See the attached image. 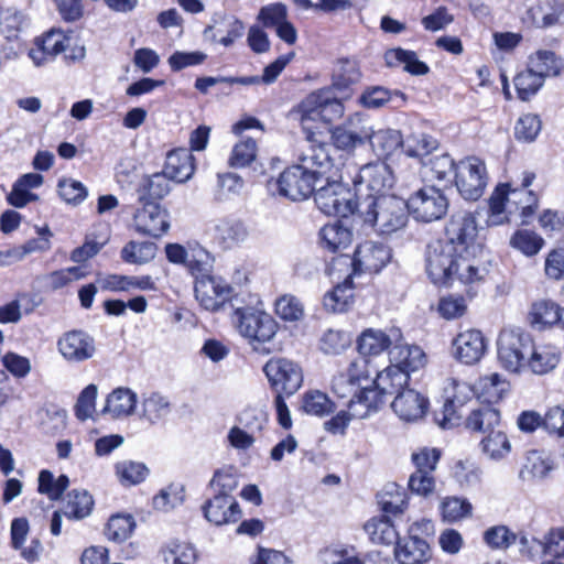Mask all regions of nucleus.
Masks as SVG:
<instances>
[{"label": "nucleus", "mask_w": 564, "mask_h": 564, "mask_svg": "<svg viewBox=\"0 0 564 564\" xmlns=\"http://www.w3.org/2000/svg\"><path fill=\"white\" fill-rule=\"evenodd\" d=\"M351 345L348 333L339 329L326 330L319 340V348L326 355H339Z\"/></svg>", "instance_id": "052dcab7"}, {"label": "nucleus", "mask_w": 564, "mask_h": 564, "mask_svg": "<svg viewBox=\"0 0 564 564\" xmlns=\"http://www.w3.org/2000/svg\"><path fill=\"white\" fill-rule=\"evenodd\" d=\"M257 143L253 139L241 140L232 148L229 165L241 169L250 165L257 158Z\"/></svg>", "instance_id": "69168bd1"}, {"label": "nucleus", "mask_w": 564, "mask_h": 564, "mask_svg": "<svg viewBox=\"0 0 564 564\" xmlns=\"http://www.w3.org/2000/svg\"><path fill=\"white\" fill-rule=\"evenodd\" d=\"M352 239V232L339 223L327 224L319 230V246L329 252L346 249Z\"/></svg>", "instance_id": "58836bf2"}, {"label": "nucleus", "mask_w": 564, "mask_h": 564, "mask_svg": "<svg viewBox=\"0 0 564 564\" xmlns=\"http://www.w3.org/2000/svg\"><path fill=\"white\" fill-rule=\"evenodd\" d=\"M162 555L166 564H193L198 556L193 544L178 540L169 542L162 550Z\"/></svg>", "instance_id": "8fccbe9b"}, {"label": "nucleus", "mask_w": 564, "mask_h": 564, "mask_svg": "<svg viewBox=\"0 0 564 564\" xmlns=\"http://www.w3.org/2000/svg\"><path fill=\"white\" fill-rule=\"evenodd\" d=\"M134 520L130 514H115L108 520L105 535L115 542L127 540L134 529Z\"/></svg>", "instance_id": "680f3d73"}, {"label": "nucleus", "mask_w": 564, "mask_h": 564, "mask_svg": "<svg viewBox=\"0 0 564 564\" xmlns=\"http://www.w3.org/2000/svg\"><path fill=\"white\" fill-rule=\"evenodd\" d=\"M510 245L523 254L532 257L542 249L544 240L538 234L523 229L511 237Z\"/></svg>", "instance_id": "0e129e2a"}, {"label": "nucleus", "mask_w": 564, "mask_h": 564, "mask_svg": "<svg viewBox=\"0 0 564 564\" xmlns=\"http://www.w3.org/2000/svg\"><path fill=\"white\" fill-rule=\"evenodd\" d=\"M389 358L391 364L402 368L408 375L426 365V355L423 349L416 345L406 344L402 334L389 350Z\"/></svg>", "instance_id": "b1692460"}, {"label": "nucleus", "mask_w": 564, "mask_h": 564, "mask_svg": "<svg viewBox=\"0 0 564 564\" xmlns=\"http://www.w3.org/2000/svg\"><path fill=\"white\" fill-rule=\"evenodd\" d=\"M301 410L308 415L325 416L334 410V403L326 393L312 390L303 394Z\"/></svg>", "instance_id": "6e6d98bb"}, {"label": "nucleus", "mask_w": 564, "mask_h": 564, "mask_svg": "<svg viewBox=\"0 0 564 564\" xmlns=\"http://www.w3.org/2000/svg\"><path fill=\"white\" fill-rule=\"evenodd\" d=\"M302 120H322L330 123L345 112L340 98L333 88H324L310 94L299 106Z\"/></svg>", "instance_id": "f8f14e48"}, {"label": "nucleus", "mask_w": 564, "mask_h": 564, "mask_svg": "<svg viewBox=\"0 0 564 564\" xmlns=\"http://www.w3.org/2000/svg\"><path fill=\"white\" fill-rule=\"evenodd\" d=\"M454 180L456 188L464 199H479L484 195L489 180L486 163L477 156L460 160L456 164Z\"/></svg>", "instance_id": "9b49d317"}, {"label": "nucleus", "mask_w": 564, "mask_h": 564, "mask_svg": "<svg viewBox=\"0 0 564 564\" xmlns=\"http://www.w3.org/2000/svg\"><path fill=\"white\" fill-rule=\"evenodd\" d=\"M488 340L481 330L476 328L462 329L452 339L451 354L460 364L476 365L486 355Z\"/></svg>", "instance_id": "2eb2a0df"}, {"label": "nucleus", "mask_w": 564, "mask_h": 564, "mask_svg": "<svg viewBox=\"0 0 564 564\" xmlns=\"http://www.w3.org/2000/svg\"><path fill=\"white\" fill-rule=\"evenodd\" d=\"M400 337L401 330L395 327L387 330L379 328H366L360 333L356 341L357 350L359 352L358 357L369 359L370 357L379 356L387 350L389 351L393 347L394 341L399 340Z\"/></svg>", "instance_id": "aec40b11"}, {"label": "nucleus", "mask_w": 564, "mask_h": 564, "mask_svg": "<svg viewBox=\"0 0 564 564\" xmlns=\"http://www.w3.org/2000/svg\"><path fill=\"white\" fill-rule=\"evenodd\" d=\"M360 104L370 109H378L388 104L393 107H401L405 102L404 94L399 90H389L381 86H375L366 89L359 98Z\"/></svg>", "instance_id": "ea45409f"}, {"label": "nucleus", "mask_w": 564, "mask_h": 564, "mask_svg": "<svg viewBox=\"0 0 564 564\" xmlns=\"http://www.w3.org/2000/svg\"><path fill=\"white\" fill-rule=\"evenodd\" d=\"M518 97L525 101L534 96L543 86L544 80L541 76L535 74L528 67L525 70L520 72L513 79Z\"/></svg>", "instance_id": "bf43d9fd"}, {"label": "nucleus", "mask_w": 564, "mask_h": 564, "mask_svg": "<svg viewBox=\"0 0 564 564\" xmlns=\"http://www.w3.org/2000/svg\"><path fill=\"white\" fill-rule=\"evenodd\" d=\"M352 280L349 275L324 295L323 305L325 310L330 313L346 312L352 303Z\"/></svg>", "instance_id": "a19ab883"}, {"label": "nucleus", "mask_w": 564, "mask_h": 564, "mask_svg": "<svg viewBox=\"0 0 564 564\" xmlns=\"http://www.w3.org/2000/svg\"><path fill=\"white\" fill-rule=\"evenodd\" d=\"M528 356L525 366L536 375L547 373L553 370L560 361V351L551 344L534 345L532 343V348H530Z\"/></svg>", "instance_id": "473e14b6"}, {"label": "nucleus", "mask_w": 564, "mask_h": 564, "mask_svg": "<svg viewBox=\"0 0 564 564\" xmlns=\"http://www.w3.org/2000/svg\"><path fill=\"white\" fill-rule=\"evenodd\" d=\"M473 506L466 498L446 497L441 502V513L444 521L454 523L471 516Z\"/></svg>", "instance_id": "4d7b16f0"}, {"label": "nucleus", "mask_w": 564, "mask_h": 564, "mask_svg": "<svg viewBox=\"0 0 564 564\" xmlns=\"http://www.w3.org/2000/svg\"><path fill=\"white\" fill-rule=\"evenodd\" d=\"M563 61L552 51L540 50L529 57L528 67L535 74L545 77L557 76L563 68Z\"/></svg>", "instance_id": "a18cd8bd"}, {"label": "nucleus", "mask_w": 564, "mask_h": 564, "mask_svg": "<svg viewBox=\"0 0 564 564\" xmlns=\"http://www.w3.org/2000/svg\"><path fill=\"white\" fill-rule=\"evenodd\" d=\"M368 142L378 159H388L402 149L403 137L399 130L382 129L372 131Z\"/></svg>", "instance_id": "f704fd0d"}, {"label": "nucleus", "mask_w": 564, "mask_h": 564, "mask_svg": "<svg viewBox=\"0 0 564 564\" xmlns=\"http://www.w3.org/2000/svg\"><path fill=\"white\" fill-rule=\"evenodd\" d=\"M533 173H524L521 187L510 184L498 185L489 198L488 226H499L509 221V216L520 213L525 220L538 208V196L529 186L534 180Z\"/></svg>", "instance_id": "20e7f679"}, {"label": "nucleus", "mask_w": 564, "mask_h": 564, "mask_svg": "<svg viewBox=\"0 0 564 564\" xmlns=\"http://www.w3.org/2000/svg\"><path fill=\"white\" fill-rule=\"evenodd\" d=\"M497 346L501 367L509 372H519L527 365L532 339L519 328L503 329L498 337Z\"/></svg>", "instance_id": "9d476101"}, {"label": "nucleus", "mask_w": 564, "mask_h": 564, "mask_svg": "<svg viewBox=\"0 0 564 564\" xmlns=\"http://www.w3.org/2000/svg\"><path fill=\"white\" fill-rule=\"evenodd\" d=\"M163 171L176 183H185L191 180L195 172V158L192 151L184 148L170 151Z\"/></svg>", "instance_id": "a878e982"}, {"label": "nucleus", "mask_w": 564, "mask_h": 564, "mask_svg": "<svg viewBox=\"0 0 564 564\" xmlns=\"http://www.w3.org/2000/svg\"><path fill=\"white\" fill-rule=\"evenodd\" d=\"M263 372L276 394L293 395L303 383L302 368L286 358H271L265 362Z\"/></svg>", "instance_id": "ddd939ff"}, {"label": "nucleus", "mask_w": 564, "mask_h": 564, "mask_svg": "<svg viewBox=\"0 0 564 564\" xmlns=\"http://www.w3.org/2000/svg\"><path fill=\"white\" fill-rule=\"evenodd\" d=\"M563 310L552 300H538L532 303L529 319L533 327L544 329L560 324Z\"/></svg>", "instance_id": "c9c22d12"}, {"label": "nucleus", "mask_w": 564, "mask_h": 564, "mask_svg": "<svg viewBox=\"0 0 564 564\" xmlns=\"http://www.w3.org/2000/svg\"><path fill=\"white\" fill-rule=\"evenodd\" d=\"M357 217L378 236L390 237L405 229L409 208L395 195H367L358 200Z\"/></svg>", "instance_id": "7ed1b4c3"}, {"label": "nucleus", "mask_w": 564, "mask_h": 564, "mask_svg": "<svg viewBox=\"0 0 564 564\" xmlns=\"http://www.w3.org/2000/svg\"><path fill=\"white\" fill-rule=\"evenodd\" d=\"M426 272L432 282L440 286L459 284L468 292L478 288L486 279L489 269L482 259V249L468 252H449L443 254H426Z\"/></svg>", "instance_id": "f03ea898"}, {"label": "nucleus", "mask_w": 564, "mask_h": 564, "mask_svg": "<svg viewBox=\"0 0 564 564\" xmlns=\"http://www.w3.org/2000/svg\"><path fill=\"white\" fill-rule=\"evenodd\" d=\"M475 395V386H470L455 379H449L444 388L445 402L443 406L444 417L441 423L442 426H452L453 420L456 417L457 410Z\"/></svg>", "instance_id": "4be33fe9"}, {"label": "nucleus", "mask_w": 564, "mask_h": 564, "mask_svg": "<svg viewBox=\"0 0 564 564\" xmlns=\"http://www.w3.org/2000/svg\"><path fill=\"white\" fill-rule=\"evenodd\" d=\"M392 251L383 242L366 240L359 243L351 260L352 272L378 273L391 261Z\"/></svg>", "instance_id": "dca6fc26"}, {"label": "nucleus", "mask_w": 564, "mask_h": 564, "mask_svg": "<svg viewBox=\"0 0 564 564\" xmlns=\"http://www.w3.org/2000/svg\"><path fill=\"white\" fill-rule=\"evenodd\" d=\"M453 173H456V164L448 154L433 158L423 170L425 178L437 182H451Z\"/></svg>", "instance_id": "864d4df0"}, {"label": "nucleus", "mask_w": 564, "mask_h": 564, "mask_svg": "<svg viewBox=\"0 0 564 564\" xmlns=\"http://www.w3.org/2000/svg\"><path fill=\"white\" fill-rule=\"evenodd\" d=\"M56 345L61 356L72 364L84 362L96 354L95 339L83 330L64 333Z\"/></svg>", "instance_id": "6ab92c4d"}, {"label": "nucleus", "mask_w": 564, "mask_h": 564, "mask_svg": "<svg viewBox=\"0 0 564 564\" xmlns=\"http://www.w3.org/2000/svg\"><path fill=\"white\" fill-rule=\"evenodd\" d=\"M205 518L216 524L224 525L236 522L241 517V510L237 500L226 492L218 494L204 506Z\"/></svg>", "instance_id": "5701e85b"}, {"label": "nucleus", "mask_w": 564, "mask_h": 564, "mask_svg": "<svg viewBox=\"0 0 564 564\" xmlns=\"http://www.w3.org/2000/svg\"><path fill=\"white\" fill-rule=\"evenodd\" d=\"M500 424V412L489 404H485L471 411L466 420V426L485 435Z\"/></svg>", "instance_id": "79ce46f5"}, {"label": "nucleus", "mask_w": 564, "mask_h": 564, "mask_svg": "<svg viewBox=\"0 0 564 564\" xmlns=\"http://www.w3.org/2000/svg\"><path fill=\"white\" fill-rule=\"evenodd\" d=\"M336 175L329 148L326 144H311L300 156L299 164L285 169L276 180L279 194L292 200H302L314 193L322 183V176Z\"/></svg>", "instance_id": "f257e3e1"}, {"label": "nucleus", "mask_w": 564, "mask_h": 564, "mask_svg": "<svg viewBox=\"0 0 564 564\" xmlns=\"http://www.w3.org/2000/svg\"><path fill=\"white\" fill-rule=\"evenodd\" d=\"M133 217L135 230L159 238L170 228L169 214L155 202H142Z\"/></svg>", "instance_id": "412c9836"}, {"label": "nucleus", "mask_w": 564, "mask_h": 564, "mask_svg": "<svg viewBox=\"0 0 564 564\" xmlns=\"http://www.w3.org/2000/svg\"><path fill=\"white\" fill-rule=\"evenodd\" d=\"M195 297L207 311H218L232 296L234 289L224 279L209 274L196 276Z\"/></svg>", "instance_id": "f3484780"}, {"label": "nucleus", "mask_w": 564, "mask_h": 564, "mask_svg": "<svg viewBox=\"0 0 564 564\" xmlns=\"http://www.w3.org/2000/svg\"><path fill=\"white\" fill-rule=\"evenodd\" d=\"M93 505V498L87 491L73 490L67 495L64 514L68 519H84L90 513Z\"/></svg>", "instance_id": "13d9d810"}, {"label": "nucleus", "mask_w": 564, "mask_h": 564, "mask_svg": "<svg viewBox=\"0 0 564 564\" xmlns=\"http://www.w3.org/2000/svg\"><path fill=\"white\" fill-rule=\"evenodd\" d=\"M137 403V393L129 388L120 387L108 394L102 413L112 419L128 417L134 414Z\"/></svg>", "instance_id": "c756f323"}, {"label": "nucleus", "mask_w": 564, "mask_h": 564, "mask_svg": "<svg viewBox=\"0 0 564 564\" xmlns=\"http://www.w3.org/2000/svg\"><path fill=\"white\" fill-rule=\"evenodd\" d=\"M482 453L491 460H501L511 452V443L501 430L491 431L480 441Z\"/></svg>", "instance_id": "09e8293b"}, {"label": "nucleus", "mask_w": 564, "mask_h": 564, "mask_svg": "<svg viewBox=\"0 0 564 564\" xmlns=\"http://www.w3.org/2000/svg\"><path fill=\"white\" fill-rule=\"evenodd\" d=\"M541 128L542 122L538 115L525 113L517 120L514 135L519 141L532 142L539 135Z\"/></svg>", "instance_id": "338daca9"}, {"label": "nucleus", "mask_w": 564, "mask_h": 564, "mask_svg": "<svg viewBox=\"0 0 564 564\" xmlns=\"http://www.w3.org/2000/svg\"><path fill=\"white\" fill-rule=\"evenodd\" d=\"M384 58L389 66L403 65L404 70L412 75H425L430 69L424 62L417 58L415 52L400 47L389 50Z\"/></svg>", "instance_id": "c03bdc74"}, {"label": "nucleus", "mask_w": 564, "mask_h": 564, "mask_svg": "<svg viewBox=\"0 0 564 564\" xmlns=\"http://www.w3.org/2000/svg\"><path fill=\"white\" fill-rule=\"evenodd\" d=\"M394 557L399 564H424L431 557V549L424 539L410 535L397 542Z\"/></svg>", "instance_id": "cd10ccee"}, {"label": "nucleus", "mask_w": 564, "mask_h": 564, "mask_svg": "<svg viewBox=\"0 0 564 564\" xmlns=\"http://www.w3.org/2000/svg\"><path fill=\"white\" fill-rule=\"evenodd\" d=\"M248 229L238 219H220L214 227L213 239L224 250L232 249L248 238Z\"/></svg>", "instance_id": "c85d7f7f"}, {"label": "nucleus", "mask_w": 564, "mask_h": 564, "mask_svg": "<svg viewBox=\"0 0 564 564\" xmlns=\"http://www.w3.org/2000/svg\"><path fill=\"white\" fill-rule=\"evenodd\" d=\"M104 290L123 292L130 290L153 291L155 282L150 275H120L108 274L98 280Z\"/></svg>", "instance_id": "7c9ffc66"}, {"label": "nucleus", "mask_w": 564, "mask_h": 564, "mask_svg": "<svg viewBox=\"0 0 564 564\" xmlns=\"http://www.w3.org/2000/svg\"><path fill=\"white\" fill-rule=\"evenodd\" d=\"M409 214L416 220L431 223L441 219L448 209V199L435 186H425L409 197Z\"/></svg>", "instance_id": "4468645a"}, {"label": "nucleus", "mask_w": 564, "mask_h": 564, "mask_svg": "<svg viewBox=\"0 0 564 564\" xmlns=\"http://www.w3.org/2000/svg\"><path fill=\"white\" fill-rule=\"evenodd\" d=\"M43 181V176L39 173L22 175L14 182L12 191L7 197L8 203L17 208H22L30 202L37 200L39 196L31 193V189L39 188Z\"/></svg>", "instance_id": "2f4dec72"}, {"label": "nucleus", "mask_w": 564, "mask_h": 564, "mask_svg": "<svg viewBox=\"0 0 564 564\" xmlns=\"http://www.w3.org/2000/svg\"><path fill=\"white\" fill-rule=\"evenodd\" d=\"M476 395L484 402H498L509 391V383L499 375L490 373L480 377L475 383Z\"/></svg>", "instance_id": "4c0bfd02"}, {"label": "nucleus", "mask_w": 564, "mask_h": 564, "mask_svg": "<svg viewBox=\"0 0 564 564\" xmlns=\"http://www.w3.org/2000/svg\"><path fill=\"white\" fill-rule=\"evenodd\" d=\"M243 30L245 25L241 21L234 17H229L224 18L223 20L216 22L215 25L209 26L206 30V33L212 32L213 41L228 47L232 45L237 39L242 36Z\"/></svg>", "instance_id": "37998d69"}, {"label": "nucleus", "mask_w": 564, "mask_h": 564, "mask_svg": "<svg viewBox=\"0 0 564 564\" xmlns=\"http://www.w3.org/2000/svg\"><path fill=\"white\" fill-rule=\"evenodd\" d=\"M343 175L336 165V175L322 176V183L314 191V200L318 209L328 216L347 217L357 214L356 194L341 182Z\"/></svg>", "instance_id": "0eeeda50"}, {"label": "nucleus", "mask_w": 564, "mask_h": 564, "mask_svg": "<svg viewBox=\"0 0 564 564\" xmlns=\"http://www.w3.org/2000/svg\"><path fill=\"white\" fill-rule=\"evenodd\" d=\"M522 21L538 29H550L564 23V1L536 0L522 13Z\"/></svg>", "instance_id": "a211bd4d"}, {"label": "nucleus", "mask_w": 564, "mask_h": 564, "mask_svg": "<svg viewBox=\"0 0 564 564\" xmlns=\"http://www.w3.org/2000/svg\"><path fill=\"white\" fill-rule=\"evenodd\" d=\"M232 321L238 333L249 341L253 350L260 354L270 352L263 345L274 338L279 328L271 315L252 307H238L234 312Z\"/></svg>", "instance_id": "6e6552de"}, {"label": "nucleus", "mask_w": 564, "mask_h": 564, "mask_svg": "<svg viewBox=\"0 0 564 564\" xmlns=\"http://www.w3.org/2000/svg\"><path fill=\"white\" fill-rule=\"evenodd\" d=\"M373 372L370 359L356 357L333 375L330 391L340 399H357L361 391L370 388Z\"/></svg>", "instance_id": "1a4fd4ad"}, {"label": "nucleus", "mask_w": 564, "mask_h": 564, "mask_svg": "<svg viewBox=\"0 0 564 564\" xmlns=\"http://www.w3.org/2000/svg\"><path fill=\"white\" fill-rule=\"evenodd\" d=\"M172 412V403L169 397L159 392L143 395L139 417L150 424H156L165 420Z\"/></svg>", "instance_id": "72a5a7b5"}, {"label": "nucleus", "mask_w": 564, "mask_h": 564, "mask_svg": "<svg viewBox=\"0 0 564 564\" xmlns=\"http://www.w3.org/2000/svg\"><path fill=\"white\" fill-rule=\"evenodd\" d=\"M438 142L433 137L423 133H412L403 139L402 150L410 158L422 159L437 149Z\"/></svg>", "instance_id": "603ef678"}, {"label": "nucleus", "mask_w": 564, "mask_h": 564, "mask_svg": "<svg viewBox=\"0 0 564 564\" xmlns=\"http://www.w3.org/2000/svg\"><path fill=\"white\" fill-rule=\"evenodd\" d=\"M409 375L391 364L384 370L371 377L370 388L360 392L362 403H356L352 408L358 416L375 414L386 404L387 395L401 392L408 384Z\"/></svg>", "instance_id": "423d86ee"}, {"label": "nucleus", "mask_w": 564, "mask_h": 564, "mask_svg": "<svg viewBox=\"0 0 564 564\" xmlns=\"http://www.w3.org/2000/svg\"><path fill=\"white\" fill-rule=\"evenodd\" d=\"M361 73L355 61H341L339 67L334 75L333 86L335 89H346L360 80Z\"/></svg>", "instance_id": "774afa93"}, {"label": "nucleus", "mask_w": 564, "mask_h": 564, "mask_svg": "<svg viewBox=\"0 0 564 564\" xmlns=\"http://www.w3.org/2000/svg\"><path fill=\"white\" fill-rule=\"evenodd\" d=\"M156 246L149 241H129L121 250V259L130 264H144L154 259Z\"/></svg>", "instance_id": "5fc2aeb1"}, {"label": "nucleus", "mask_w": 564, "mask_h": 564, "mask_svg": "<svg viewBox=\"0 0 564 564\" xmlns=\"http://www.w3.org/2000/svg\"><path fill=\"white\" fill-rule=\"evenodd\" d=\"M427 404V399L417 391L405 389L398 393L391 406L402 421L413 422L424 416Z\"/></svg>", "instance_id": "393cba45"}, {"label": "nucleus", "mask_w": 564, "mask_h": 564, "mask_svg": "<svg viewBox=\"0 0 564 564\" xmlns=\"http://www.w3.org/2000/svg\"><path fill=\"white\" fill-rule=\"evenodd\" d=\"M213 254L202 246L191 247L188 250V258L186 267L195 276L208 274L214 264Z\"/></svg>", "instance_id": "e2e57ef3"}, {"label": "nucleus", "mask_w": 564, "mask_h": 564, "mask_svg": "<svg viewBox=\"0 0 564 564\" xmlns=\"http://www.w3.org/2000/svg\"><path fill=\"white\" fill-rule=\"evenodd\" d=\"M115 473L121 485L133 486L145 480L149 468L141 462L126 459L115 465Z\"/></svg>", "instance_id": "3c124183"}, {"label": "nucleus", "mask_w": 564, "mask_h": 564, "mask_svg": "<svg viewBox=\"0 0 564 564\" xmlns=\"http://www.w3.org/2000/svg\"><path fill=\"white\" fill-rule=\"evenodd\" d=\"M478 226L476 217L469 212H458L451 216L446 226L444 238L437 239L427 246L426 254H443L449 252L481 249L476 242Z\"/></svg>", "instance_id": "39448f33"}, {"label": "nucleus", "mask_w": 564, "mask_h": 564, "mask_svg": "<svg viewBox=\"0 0 564 564\" xmlns=\"http://www.w3.org/2000/svg\"><path fill=\"white\" fill-rule=\"evenodd\" d=\"M360 184L366 185L368 195H387L386 191L394 184V175L383 162L367 164L360 170Z\"/></svg>", "instance_id": "bb28decb"}, {"label": "nucleus", "mask_w": 564, "mask_h": 564, "mask_svg": "<svg viewBox=\"0 0 564 564\" xmlns=\"http://www.w3.org/2000/svg\"><path fill=\"white\" fill-rule=\"evenodd\" d=\"M170 181L172 180L165 175L164 171L145 177L138 189L139 200L154 202L163 198L171 191Z\"/></svg>", "instance_id": "49530a36"}, {"label": "nucleus", "mask_w": 564, "mask_h": 564, "mask_svg": "<svg viewBox=\"0 0 564 564\" xmlns=\"http://www.w3.org/2000/svg\"><path fill=\"white\" fill-rule=\"evenodd\" d=\"M554 469L551 456L541 451H530L525 456L520 476L524 480H542Z\"/></svg>", "instance_id": "e433bc0d"}, {"label": "nucleus", "mask_w": 564, "mask_h": 564, "mask_svg": "<svg viewBox=\"0 0 564 564\" xmlns=\"http://www.w3.org/2000/svg\"><path fill=\"white\" fill-rule=\"evenodd\" d=\"M365 531L372 542L390 545L400 540L394 524L387 516L372 518L365 524Z\"/></svg>", "instance_id": "de8ad7c7"}]
</instances>
